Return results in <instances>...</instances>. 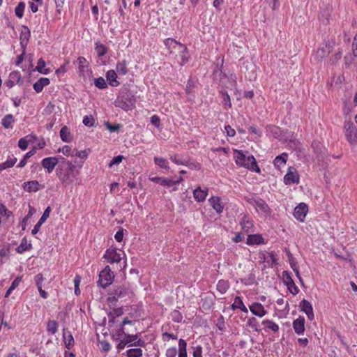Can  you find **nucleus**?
Instances as JSON below:
<instances>
[{"mask_svg": "<svg viewBox=\"0 0 357 357\" xmlns=\"http://www.w3.org/2000/svg\"><path fill=\"white\" fill-rule=\"evenodd\" d=\"M154 162L157 165H158L161 168H163V169L169 168L167 166V161L163 158L155 157Z\"/></svg>", "mask_w": 357, "mask_h": 357, "instance_id": "nucleus-50", "label": "nucleus"}, {"mask_svg": "<svg viewBox=\"0 0 357 357\" xmlns=\"http://www.w3.org/2000/svg\"><path fill=\"white\" fill-rule=\"evenodd\" d=\"M207 195L208 188H206L202 189L201 187H197L193 191L194 198L198 202H204L206 199Z\"/></svg>", "mask_w": 357, "mask_h": 357, "instance_id": "nucleus-16", "label": "nucleus"}, {"mask_svg": "<svg viewBox=\"0 0 357 357\" xmlns=\"http://www.w3.org/2000/svg\"><path fill=\"white\" fill-rule=\"evenodd\" d=\"M25 8V3L24 2H20L17 6L15 8V15L22 18L23 17L24 10Z\"/></svg>", "mask_w": 357, "mask_h": 357, "instance_id": "nucleus-51", "label": "nucleus"}, {"mask_svg": "<svg viewBox=\"0 0 357 357\" xmlns=\"http://www.w3.org/2000/svg\"><path fill=\"white\" fill-rule=\"evenodd\" d=\"M40 186V183L36 180L24 182L23 183L24 190L29 192H37L38 190H39Z\"/></svg>", "mask_w": 357, "mask_h": 357, "instance_id": "nucleus-20", "label": "nucleus"}, {"mask_svg": "<svg viewBox=\"0 0 357 357\" xmlns=\"http://www.w3.org/2000/svg\"><path fill=\"white\" fill-rule=\"evenodd\" d=\"M251 312L259 317H264L266 314L264 306L259 303H254L250 306Z\"/></svg>", "mask_w": 357, "mask_h": 357, "instance_id": "nucleus-18", "label": "nucleus"}, {"mask_svg": "<svg viewBox=\"0 0 357 357\" xmlns=\"http://www.w3.org/2000/svg\"><path fill=\"white\" fill-rule=\"evenodd\" d=\"M50 212H51L50 206L47 207L45 208V211L43 212L42 216L40 217V220H38V222L43 224L46 221V220L49 218Z\"/></svg>", "mask_w": 357, "mask_h": 357, "instance_id": "nucleus-56", "label": "nucleus"}, {"mask_svg": "<svg viewBox=\"0 0 357 357\" xmlns=\"http://www.w3.org/2000/svg\"><path fill=\"white\" fill-rule=\"evenodd\" d=\"M176 354H177V349L176 347L169 348L166 351L167 357H176Z\"/></svg>", "mask_w": 357, "mask_h": 357, "instance_id": "nucleus-63", "label": "nucleus"}, {"mask_svg": "<svg viewBox=\"0 0 357 357\" xmlns=\"http://www.w3.org/2000/svg\"><path fill=\"white\" fill-rule=\"evenodd\" d=\"M15 121V118L13 114H6L2 119H1V125L5 128L8 129L11 128L12 123Z\"/></svg>", "mask_w": 357, "mask_h": 357, "instance_id": "nucleus-30", "label": "nucleus"}, {"mask_svg": "<svg viewBox=\"0 0 357 357\" xmlns=\"http://www.w3.org/2000/svg\"><path fill=\"white\" fill-rule=\"evenodd\" d=\"M128 357H141L142 356V350L140 348L130 349L126 351Z\"/></svg>", "mask_w": 357, "mask_h": 357, "instance_id": "nucleus-41", "label": "nucleus"}, {"mask_svg": "<svg viewBox=\"0 0 357 357\" xmlns=\"http://www.w3.org/2000/svg\"><path fill=\"white\" fill-rule=\"evenodd\" d=\"M60 137L63 142H70L73 139L71 133L67 126H63L60 130Z\"/></svg>", "mask_w": 357, "mask_h": 357, "instance_id": "nucleus-28", "label": "nucleus"}, {"mask_svg": "<svg viewBox=\"0 0 357 357\" xmlns=\"http://www.w3.org/2000/svg\"><path fill=\"white\" fill-rule=\"evenodd\" d=\"M115 105L125 111H128L131 109L133 105V100L128 94L121 95L116 100Z\"/></svg>", "mask_w": 357, "mask_h": 357, "instance_id": "nucleus-8", "label": "nucleus"}, {"mask_svg": "<svg viewBox=\"0 0 357 357\" xmlns=\"http://www.w3.org/2000/svg\"><path fill=\"white\" fill-rule=\"evenodd\" d=\"M45 61L42 58L39 59L36 70L40 73L47 75L50 70L48 68H45Z\"/></svg>", "mask_w": 357, "mask_h": 357, "instance_id": "nucleus-37", "label": "nucleus"}, {"mask_svg": "<svg viewBox=\"0 0 357 357\" xmlns=\"http://www.w3.org/2000/svg\"><path fill=\"white\" fill-rule=\"evenodd\" d=\"M123 159V155H118L116 157L113 158V159L108 164L109 167H112L114 165H119L122 162Z\"/></svg>", "mask_w": 357, "mask_h": 357, "instance_id": "nucleus-57", "label": "nucleus"}, {"mask_svg": "<svg viewBox=\"0 0 357 357\" xmlns=\"http://www.w3.org/2000/svg\"><path fill=\"white\" fill-rule=\"evenodd\" d=\"M16 162V158L8 159L6 162L0 164V171L13 167Z\"/></svg>", "mask_w": 357, "mask_h": 357, "instance_id": "nucleus-42", "label": "nucleus"}, {"mask_svg": "<svg viewBox=\"0 0 357 357\" xmlns=\"http://www.w3.org/2000/svg\"><path fill=\"white\" fill-rule=\"evenodd\" d=\"M10 254V245L6 244L3 246L0 250V266L2 265L5 261L4 258L8 257Z\"/></svg>", "mask_w": 357, "mask_h": 357, "instance_id": "nucleus-38", "label": "nucleus"}, {"mask_svg": "<svg viewBox=\"0 0 357 357\" xmlns=\"http://www.w3.org/2000/svg\"><path fill=\"white\" fill-rule=\"evenodd\" d=\"M36 213L35 208L31 205L29 206L28 214L22 220V229H25L27 220Z\"/></svg>", "mask_w": 357, "mask_h": 357, "instance_id": "nucleus-47", "label": "nucleus"}, {"mask_svg": "<svg viewBox=\"0 0 357 357\" xmlns=\"http://www.w3.org/2000/svg\"><path fill=\"white\" fill-rule=\"evenodd\" d=\"M247 325L250 327H252L255 331L258 332L259 330L258 328L259 324L256 318L251 317L248 319Z\"/></svg>", "mask_w": 357, "mask_h": 357, "instance_id": "nucleus-52", "label": "nucleus"}, {"mask_svg": "<svg viewBox=\"0 0 357 357\" xmlns=\"http://www.w3.org/2000/svg\"><path fill=\"white\" fill-rule=\"evenodd\" d=\"M104 257L109 263H118L121 261V254L117 252L116 249H107Z\"/></svg>", "mask_w": 357, "mask_h": 357, "instance_id": "nucleus-12", "label": "nucleus"}, {"mask_svg": "<svg viewBox=\"0 0 357 357\" xmlns=\"http://www.w3.org/2000/svg\"><path fill=\"white\" fill-rule=\"evenodd\" d=\"M31 244L28 243L26 238H23L21 241L20 245L17 248L16 250L18 253L22 254L27 250H31Z\"/></svg>", "mask_w": 357, "mask_h": 357, "instance_id": "nucleus-29", "label": "nucleus"}, {"mask_svg": "<svg viewBox=\"0 0 357 357\" xmlns=\"http://www.w3.org/2000/svg\"><path fill=\"white\" fill-rule=\"evenodd\" d=\"M345 135L347 140L351 144H356L357 143V130L351 122H347L344 125Z\"/></svg>", "mask_w": 357, "mask_h": 357, "instance_id": "nucleus-9", "label": "nucleus"}, {"mask_svg": "<svg viewBox=\"0 0 357 357\" xmlns=\"http://www.w3.org/2000/svg\"><path fill=\"white\" fill-rule=\"evenodd\" d=\"M284 182L286 185L299 183V175L294 167H290L287 174L284 176Z\"/></svg>", "mask_w": 357, "mask_h": 357, "instance_id": "nucleus-10", "label": "nucleus"}, {"mask_svg": "<svg viewBox=\"0 0 357 357\" xmlns=\"http://www.w3.org/2000/svg\"><path fill=\"white\" fill-rule=\"evenodd\" d=\"M299 307L301 310L305 312L310 320L314 319V312L311 303L305 299L301 301Z\"/></svg>", "mask_w": 357, "mask_h": 357, "instance_id": "nucleus-14", "label": "nucleus"}, {"mask_svg": "<svg viewBox=\"0 0 357 357\" xmlns=\"http://www.w3.org/2000/svg\"><path fill=\"white\" fill-rule=\"evenodd\" d=\"M333 46L330 43H324L317 51L315 57L317 60H321L332 50Z\"/></svg>", "mask_w": 357, "mask_h": 357, "instance_id": "nucleus-13", "label": "nucleus"}, {"mask_svg": "<svg viewBox=\"0 0 357 357\" xmlns=\"http://www.w3.org/2000/svg\"><path fill=\"white\" fill-rule=\"evenodd\" d=\"M29 144L27 143V141L23 137L20 139L18 141V146L22 150H25L27 149Z\"/></svg>", "mask_w": 357, "mask_h": 357, "instance_id": "nucleus-64", "label": "nucleus"}, {"mask_svg": "<svg viewBox=\"0 0 357 357\" xmlns=\"http://www.w3.org/2000/svg\"><path fill=\"white\" fill-rule=\"evenodd\" d=\"M262 255L263 257H261V259H264L268 264L273 265L276 264L277 259L273 252L267 253L266 255L263 254Z\"/></svg>", "mask_w": 357, "mask_h": 357, "instance_id": "nucleus-44", "label": "nucleus"}, {"mask_svg": "<svg viewBox=\"0 0 357 357\" xmlns=\"http://www.w3.org/2000/svg\"><path fill=\"white\" fill-rule=\"evenodd\" d=\"M213 208L218 213H221L223 211V206L220 202V199L218 197H212L208 199Z\"/></svg>", "mask_w": 357, "mask_h": 357, "instance_id": "nucleus-22", "label": "nucleus"}, {"mask_svg": "<svg viewBox=\"0 0 357 357\" xmlns=\"http://www.w3.org/2000/svg\"><path fill=\"white\" fill-rule=\"evenodd\" d=\"M284 282L286 284V285L287 286V288L289 290V291L293 295H296L298 293V291H299L298 288L295 284L291 277L287 273H286V277H284Z\"/></svg>", "mask_w": 357, "mask_h": 357, "instance_id": "nucleus-19", "label": "nucleus"}, {"mask_svg": "<svg viewBox=\"0 0 357 357\" xmlns=\"http://www.w3.org/2000/svg\"><path fill=\"white\" fill-rule=\"evenodd\" d=\"M63 337L66 348L70 349L74 345V338L70 332L63 329Z\"/></svg>", "mask_w": 357, "mask_h": 357, "instance_id": "nucleus-25", "label": "nucleus"}, {"mask_svg": "<svg viewBox=\"0 0 357 357\" xmlns=\"http://www.w3.org/2000/svg\"><path fill=\"white\" fill-rule=\"evenodd\" d=\"M243 302L240 296H236L234 303L231 305L232 310L238 309L243 305Z\"/></svg>", "mask_w": 357, "mask_h": 357, "instance_id": "nucleus-55", "label": "nucleus"}, {"mask_svg": "<svg viewBox=\"0 0 357 357\" xmlns=\"http://www.w3.org/2000/svg\"><path fill=\"white\" fill-rule=\"evenodd\" d=\"M264 243V238L260 234L248 235L247 238L248 245H259Z\"/></svg>", "mask_w": 357, "mask_h": 357, "instance_id": "nucleus-26", "label": "nucleus"}, {"mask_svg": "<svg viewBox=\"0 0 357 357\" xmlns=\"http://www.w3.org/2000/svg\"><path fill=\"white\" fill-rule=\"evenodd\" d=\"M62 156L58 157H47L45 158L41 161V165L43 168L47 169L48 173H52L56 165H59L61 162V158Z\"/></svg>", "mask_w": 357, "mask_h": 357, "instance_id": "nucleus-7", "label": "nucleus"}, {"mask_svg": "<svg viewBox=\"0 0 357 357\" xmlns=\"http://www.w3.org/2000/svg\"><path fill=\"white\" fill-rule=\"evenodd\" d=\"M187 344L183 339H180L178 342V357H187Z\"/></svg>", "mask_w": 357, "mask_h": 357, "instance_id": "nucleus-35", "label": "nucleus"}, {"mask_svg": "<svg viewBox=\"0 0 357 357\" xmlns=\"http://www.w3.org/2000/svg\"><path fill=\"white\" fill-rule=\"evenodd\" d=\"M229 287V282L227 280H220L217 284V289L221 294L226 293Z\"/></svg>", "mask_w": 357, "mask_h": 357, "instance_id": "nucleus-36", "label": "nucleus"}, {"mask_svg": "<svg viewBox=\"0 0 357 357\" xmlns=\"http://www.w3.org/2000/svg\"><path fill=\"white\" fill-rule=\"evenodd\" d=\"M94 84L97 88L100 89H104L107 86L105 79L102 77L95 79Z\"/></svg>", "mask_w": 357, "mask_h": 357, "instance_id": "nucleus-48", "label": "nucleus"}, {"mask_svg": "<svg viewBox=\"0 0 357 357\" xmlns=\"http://www.w3.org/2000/svg\"><path fill=\"white\" fill-rule=\"evenodd\" d=\"M80 282H81V277L79 275H76L74 279L75 294L76 295H79V294H80V290L79 288Z\"/></svg>", "mask_w": 357, "mask_h": 357, "instance_id": "nucleus-58", "label": "nucleus"}, {"mask_svg": "<svg viewBox=\"0 0 357 357\" xmlns=\"http://www.w3.org/2000/svg\"><path fill=\"white\" fill-rule=\"evenodd\" d=\"M250 203L255 207L257 211L264 216H268L271 214V209L264 200L261 198L252 199Z\"/></svg>", "mask_w": 357, "mask_h": 357, "instance_id": "nucleus-5", "label": "nucleus"}, {"mask_svg": "<svg viewBox=\"0 0 357 357\" xmlns=\"http://www.w3.org/2000/svg\"><path fill=\"white\" fill-rule=\"evenodd\" d=\"M59 151L62 152V153L66 156H74L73 150L68 145L63 146L61 149H59Z\"/></svg>", "mask_w": 357, "mask_h": 357, "instance_id": "nucleus-53", "label": "nucleus"}, {"mask_svg": "<svg viewBox=\"0 0 357 357\" xmlns=\"http://www.w3.org/2000/svg\"><path fill=\"white\" fill-rule=\"evenodd\" d=\"M73 151H74V156H75V157H77V158H79L82 159H85L87 157V153H86L85 151H77L76 149H74Z\"/></svg>", "mask_w": 357, "mask_h": 357, "instance_id": "nucleus-62", "label": "nucleus"}, {"mask_svg": "<svg viewBox=\"0 0 357 357\" xmlns=\"http://www.w3.org/2000/svg\"><path fill=\"white\" fill-rule=\"evenodd\" d=\"M61 162L56 169V174L63 184L69 185L76 178L75 173V165L72 162L66 160L64 158H61Z\"/></svg>", "mask_w": 357, "mask_h": 357, "instance_id": "nucleus-1", "label": "nucleus"}, {"mask_svg": "<svg viewBox=\"0 0 357 357\" xmlns=\"http://www.w3.org/2000/svg\"><path fill=\"white\" fill-rule=\"evenodd\" d=\"M293 328L296 333L298 335L303 334L305 331V319L299 317L293 321Z\"/></svg>", "mask_w": 357, "mask_h": 357, "instance_id": "nucleus-17", "label": "nucleus"}, {"mask_svg": "<svg viewBox=\"0 0 357 357\" xmlns=\"http://www.w3.org/2000/svg\"><path fill=\"white\" fill-rule=\"evenodd\" d=\"M312 148L314 153L317 155L319 160L323 159L322 152H323V146L318 142H313L312 144Z\"/></svg>", "mask_w": 357, "mask_h": 357, "instance_id": "nucleus-31", "label": "nucleus"}, {"mask_svg": "<svg viewBox=\"0 0 357 357\" xmlns=\"http://www.w3.org/2000/svg\"><path fill=\"white\" fill-rule=\"evenodd\" d=\"M83 123L86 126H89V127L93 126L94 124V119L92 117H89L88 116H84V119H83Z\"/></svg>", "mask_w": 357, "mask_h": 357, "instance_id": "nucleus-60", "label": "nucleus"}, {"mask_svg": "<svg viewBox=\"0 0 357 357\" xmlns=\"http://www.w3.org/2000/svg\"><path fill=\"white\" fill-rule=\"evenodd\" d=\"M308 211V207L305 203L299 204L294 211V215L296 220L300 222H303L306 216Z\"/></svg>", "mask_w": 357, "mask_h": 357, "instance_id": "nucleus-11", "label": "nucleus"}, {"mask_svg": "<svg viewBox=\"0 0 357 357\" xmlns=\"http://www.w3.org/2000/svg\"><path fill=\"white\" fill-rule=\"evenodd\" d=\"M114 275L109 266H107L99 274L98 283L103 288H106L113 282Z\"/></svg>", "mask_w": 357, "mask_h": 357, "instance_id": "nucleus-4", "label": "nucleus"}, {"mask_svg": "<svg viewBox=\"0 0 357 357\" xmlns=\"http://www.w3.org/2000/svg\"><path fill=\"white\" fill-rule=\"evenodd\" d=\"M116 71L119 74L126 75L128 72L127 68V62L123 60L122 61H118L116 63Z\"/></svg>", "mask_w": 357, "mask_h": 357, "instance_id": "nucleus-33", "label": "nucleus"}, {"mask_svg": "<svg viewBox=\"0 0 357 357\" xmlns=\"http://www.w3.org/2000/svg\"><path fill=\"white\" fill-rule=\"evenodd\" d=\"M171 317H172V320L174 322H177V323L181 322L183 319L182 314L178 310H174L171 314Z\"/></svg>", "mask_w": 357, "mask_h": 357, "instance_id": "nucleus-54", "label": "nucleus"}, {"mask_svg": "<svg viewBox=\"0 0 357 357\" xmlns=\"http://www.w3.org/2000/svg\"><path fill=\"white\" fill-rule=\"evenodd\" d=\"M77 63L79 66V71L82 73L89 71V66L87 64L86 59L83 56H79L77 58Z\"/></svg>", "mask_w": 357, "mask_h": 357, "instance_id": "nucleus-32", "label": "nucleus"}, {"mask_svg": "<svg viewBox=\"0 0 357 357\" xmlns=\"http://www.w3.org/2000/svg\"><path fill=\"white\" fill-rule=\"evenodd\" d=\"M106 78L112 86H118L120 83L116 80V73L114 70H109L106 73Z\"/></svg>", "mask_w": 357, "mask_h": 357, "instance_id": "nucleus-24", "label": "nucleus"}, {"mask_svg": "<svg viewBox=\"0 0 357 357\" xmlns=\"http://www.w3.org/2000/svg\"><path fill=\"white\" fill-rule=\"evenodd\" d=\"M31 36L30 30L27 26H23L20 33V45L22 49H24V52L26 51V47Z\"/></svg>", "mask_w": 357, "mask_h": 357, "instance_id": "nucleus-15", "label": "nucleus"}, {"mask_svg": "<svg viewBox=\"0 0 357 357\" xmlns=\"http://www.w3.org/2000/svg\"><path fill=\"white\" fill-rule=\"evenodd\" d=\"M130 294L131 292L128 289L126 288L124 286H116L113 289L111 293L112 296L109 298V300L110 302L116 301L120 298L130 297Z\"/></svg>", "mask_w": 357, "mask_h": 357, "instance_id": "nucleus-6", "label": "nucleus"}, {"mask_svg": "<svg viewBox=\"0 0 357 357\" xmlns=\"http://www.w3.org/2000/svg\"><path fill=\"white\" fill-rule=\"evenodd\" d=\"M241 150H234V159L237 165L245 167L251 171L259 173L260 169L258 167L256 160L252 155H247Z\"/></svg>", "mask_w": 357, "mask_h": 357, "instance_id": "nucleus-3", "label": "nucleus"}, {"mask_svg": "<svg viewBox=\"0 0 357 357\" xmlns=\"http://www.w3.org/2000/svg\"><path fill=\"white\" fill-rule=\"evenodd\" d=\"M262 324L266 325L268 329L271 330L273 332H278L279 331L278 325L271 320H264L262 321Z\"/></svg>", "mask_w": 357, "mask_h": 357, "instance_id": "nucleus-45", "label": "nucleus"}, {"mask_svg": "<svg viewBox=\"0 0 357 357\" xmlns=\"http://www.w3.org/2000/svg\"><path fill=\"white\" fill-rule=\"evenodd\" d=\"M287 158L288 155L286 153H283L277 156L273 161L274 166L277 169H280L282 166H284L286 164Z\"/></svg>", "mask_w": 357, "mask_h": 357, "instance_id": "nucleus-27", "label": "nucleus"}, {"mask_svg": "<svg viewBox=\"0 0 357 357\" xmlns=\"http://www.w3.org/2000/svg\"><path fill=\"white\" fill-rule=\"evenodd\" d=\"M241 225V228L243 230L245 231L246 232H249L250 229L252 227L253 225L251 221L248 218L246 215H245L242 220L240 222Z\"/></svg>", "mask_w": 357, "mask_h": 357, "instance_id": "nucleus-39", "label": "nucleus"}, {"mask_svg": "<svg viewBox=\"0 0 357 357\" xmlns=\"http://www.w3.org/2000/svg\"><path fill=\"white\" fill-rule=\"evenodd\" d=\"M135 322V321L130 320L128 317H125L122 321L121 328L116 332V335L118 336V339H120L122 335H124L126 340L129 342L128 344V347H145L146 343L143 340L139 337L138 334L130 335L126 332L125 325H133Z\"/></svg>", "mask_w": 357, "mask_h": 357, "instance_id": "nucleus-2", "label": "nucleus"}, {"mask_svg": "<svg viewBox=\"0 0 357 357\" xmlns=\"http://www.w3.org/2000/svg\"><path fill=\"white\" fill-rule=\"evenodd\" d=\"M105 126L111 132H114L115 131H117L120 128L119 124H111L109 122L105 123Z\"/></svg>", "mask_w": 357, "mask_h": 357, "instance_id": "nucleus-59", "label": "nucleus"}, {"mask_svg": "<svg viewBox=\"0 0 357 357\" xmlns=\"http://www.w3.org/2000/svg\"><path fill=\"white\" fill-rule=\"evenodd\" d=\"M50 83V79L46 77L40 78L36 83L33 84V89L37 92L40 93L43 91V88Z\"/></svg>", "mask_w": 357, "mask_h": 357, "instance_id": "nucleus-23", "label": "nucleus"}, {"mask_svg": "<svg viewBox=\"0 0 357 357\" xmlns=\"http://www.w3.org/2000/svg\"><path fill=\"white\" fill-rule=\"evenodd\" d=\"M34 280L37 286V288H39V287H42V283L44 280V278L42 274L39 273L35 276Z\"/></svg>", "mask_w": 357, "mask_h": 357, "instance_id": "nucleus-61", "label": "nucleus"}, {"mask_svg": "<svg viewBox=\"0 0 357 357\" xmlns=\"http://www.w3.org/2000/svg\"><path fill=\"white\" fill-rule=\"evenodd\" d=\"M220 93H221L222 99H223V100H222L223 106L225 108H227V107H228L229 108L231 107L230 96H229L227 92L225 91H222L220 92Z\"/></svg>", "mask_w": 357, "mask_h": 357, "instance_id": "nucleus-43", "label": "nucleus"}, {"mask_svg": "<svg viewBox=\"0 0 357 357\" xmlns=\"http://www.w3.org/2000/svg\"><path fill=\"white\" fill-rule=\"evenodd\" d=\"M164 43L165 45V46L171 51V49L172 48H175L176 45H178L180 46L181 47L183 48V50L185 51L186 50V47H184L182 44L178 43L177 41H176L175 40L172 39V38H167L165 41H164Z\"/></svg>", "mask_w": 357, "mask_h": 357, "instance_id": "nucleus-34", "label": "nucleus"}, {"mask_svg": "<svg viewBox=\"0 0 357 357\" xmlns=\"http://www.w3.org/2000/svg\"><path fill=\"white\" fill-rule=\"evenodd\" d=\"M58 330V324L54 320H50L47 324V331L51 334H55Z\"/></svg>", "mask_w": 357, "mask_h": 357, "instance_id": "nucleus-40", "label": "nucleus"}, {"mask_svg": "<svg viewBox=\"0 0 357 357\" xmlns=\"http://www.w3.org/2000/svg\"><path fill=\"white\" fill-rule=\"evenodd\" d=\"M95 50L98 56H102L107 52V47L104 45L98 43H96Z\"/></svg>", "mask_w": 357, "mask_h": 357, "instance_id": "nucleus-49", "label": "nucleus"}, {"mask_svg": "<svg viewBox=\"0 0 357 357\" xmlns=\"http://www.w3.org/2000/svg\"><path fill=\"white\" fill-rule=\"evenodd\" d=\"M149 180L156 183H159L162 185L166 186L167 188L172 187L174 185V181L172 179H169L164 177H158V176H153V177H149Z\"/></svg>", "mask_w": 357, "mask_h": 357, "instance_id": "nucleus-21", "label": "nucleus"}, {"mask_svg": "<svg viewBox=\"0 0 357 357\" xmlns=\"http://www.w3.org/2000/svg\"><path fill=\"white\" fill-rule=\"evenodd\" d=\"M172 161L177 165H186L188 163V160L185 158L178 155H174L170 157Z\"/></svg>", "mask_w": 357, "mask_h": 357, "instance_id": "nucleus-46", "label": "nucleus"}]
</instances>
